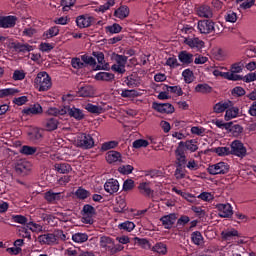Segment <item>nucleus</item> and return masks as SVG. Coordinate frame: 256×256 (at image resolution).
<instances>
[{"label":"nucleus","mask_w":256,"mask_h":256,"mask_svg":"<svg viewBox=\"0 0 256 256\" xmlns=\"http://www.w3.org/2000/svg\"><path fill=\"white\" fill-rule=\"evenodd\" d=\"M34 84L38 91H49L53 83L51 82V76L47 72H40L37 74Z\"/></svg>","instance_id":"nucleus-1"},{"label":"nucleus","mask_w":256,"mask_h":256,"mask_svg":"<svg viewBox=\"0 0 256 256\" xmlns=\"http://www.w3.org/2000/svg\"><path fill=\"white\" fill-rule=\"evenodd\" d=\"M112 56L116 64H113L111 66V69L114 71V73H119L120 75H123L127 71L125 69V66L127 65V60L129 58L127 56L119 55L116 53H113Z\"/></svg>","instance_id":"nucleus-2"},{"label":"nucleus","mask_w":256,"mask_h":256,"mask_svg":"<svg viewBox=\"0 0 256 256\" xmlns=\"http://www.w3.org/2000/svg\"><path fill=\"white\" fill-rule=\"evenodd\" d=\"M81 215L83 223L86 225H93V217L97 215V210L91 204H86L82 208Z\"/></svg>","instance_id":"nucleus-3"},{"label":"nucleus","mask_w":256,"mask_h":256,"mask_svg":"<svg viewBox=\"0 0 256 256\" xmlns=\"http://www.w3.org/2000/svg\"><path fill=\"white\" fill-rule=\"evenodd\" d=\"M100 247L105 249V251H108L110 255H115V253H119V251H121V247L117 248L115 246V242L108 236L100 237Z\"/></svg>","instance_id":"nucleus-4"},{"label":"nucleus","mask_w":256,"mask_h":256,"mask_svg":"<svg viewBox=\"0 0 256 256\" xmlns=\"http://www.w3.org/2000/svg\"><path fill=\"white\" fill-rule=\"evenodd\" d=\"M77 147H80L81 149H93L95 146V140H93V137L87 133H80L77 136Z\"/></svg>","instance_id":"nucleus-5"},{"label":"nucleus","mask_w":256,"mask_h":256,"mask_svg":"<svg viewBox=\"0 0 256 256\" xmlns=\"http://www.w3.org/2000/svg\"><path fill=\"white\" fill-rule=\"evenodd\" d=\"M207 171L210 175H227V173H229V164L219 162L217 164L210 165Z\"/></svg>","instance_id":"nucleus-6"},{"label":"nucleus","mask_w":256,"mask_h":256,"mask_svg":"<svg viewBox=\"0 0 256 256\" xmlns=\"http://www.w3.org/2000/svg\"><path fill=\"white\" fill-rule=\"evenodd\" d=\"M230 155H236V157H245L247 155V148L239 140H234L231 143Z\"/></svg>","instance_id":"nucleus-7"},{"label":"nucleus","mask_w":256,"mask_h":256,"mask_svg":"<svg viewBox=\"0 0 256 256\" xmlns=\"http://www.w3.org/2000/svg\"><path fill=\"white\" fill-rule=\"evenodd\" d=\"M197 28L200 33L209 35V33L215 31V22L212 20H200L198 21Z\"/></svg>","instance_id":"nucleus-8"},{"label":"nucleus","mask_w":256,"mask_h":256,"mask_svg":"<svg viewBox=\"0 0 256 256\" xmlns=\"http://www.w3.org/2000/svg\"><path fill=\"white\" fill-rule=\"evenodd\" d=\"M176 165L179 167H185L187 165V156L185 155V149H183V143H179L175 150Z\"/></svg>","instance_id":"nucleus-9"},{"label":"nucleus","mask_w":256,"mask_h":256,"mask_svg":"<svg viewBox=\"0 0 256 256\" xmlns=\"http://www.w3.org/2000/svg\"><path fill=\"white\" fill-rule=\"evenodd\" d=\"M152 109H154L158 113H166L167 115L175 113V107H173V105H171L170 103L153 102Z\"/></svg>","instance_id":"nucleus-10"},{"label":"nucleus","mask_w":256,"mask_h":256,"mask_svg":"<svg viewBox=\"0 0 256 256\" xmlns=\"http://www.w3.org/2000/svg\"><path fill=\"white\" fill-rule=\"evenodd\" d=\"M185 45H188L190 49H195V51H199L201 53V50L203 47H205V42L199 38H185L184 40Z\"/></svg>","instance_id":"nucleus-11"},{"label":"nucleus","mask_w":256,"mask_h":256,"mask_svg":"<svg viewBox=\"0 0 256 256\" xmlns=\"http://www.w3.org/2000/svg\"><path fill=\"white\" fill-rule=\"evenodd\" d=\"M17 25L16 16H0V27L2 29H13Z\"/></svg>","instance_id":"nucleus-12"},{"label":"nucleus","mask_w":256,"mask_h":256,"mask_svg":"<svg viewBox=\"0 0 256 256\" xmlns=\"http://www.w3.org/2000/svg\"><path fill=\"white\" fill-rule=\"evenodd\" d=\"M95 21V18L91 16L80 15L76 18V25L79 29H86L87 27H91Z\"/></svg>","instance_id":"nucleus-13"},{"label":"nucleus","mask_w":256,"mask_h":256,"mask_svg":"<svg viewBox=\"0 0 256 256\" xmlns=\"http://www.w3.org/2000/svg\"><path fill=\"white\" fill-rule=\"evenodd\" d=\"M160 221H161L162 225L164 226V229H173V226L175 225V222L177 221V214L170 213L168 215H164L160 218Z\"/></svg>","instance_id":"nucleus-14"},{"label":"nucleus","mask_w":256,"mask_h":256,"mask_svg":"<svg viewBox=\"0 0 256 256\" xmlns=\"http://www.w3.org/2000/svg\"><path fill=\"white\" fill-rule=\"evenodd\" d=\"M104 189L106 193H109L110 195L117 193V191H119V181L113 178L108 179L104 184Z\"/></svg>","instance_id":"nucleus-15"},{"label":"nucleus","mask_w":256,"mask_h":256,"mask_svg":"<svg viewBox=\"0 0 256 256\" xmlns=\"http://www.w3.org/2000/svg\"><path fill=\"white\" fill-rule=\"evenodd\" d=\"M216 209L219 211V217L228 218L233 215V207H231V204H218Z\"/></svg>","instance_id":"nucleus-16"},{"label":"nucleus","mask_w":256,"mask_h":256,"mask_svg":"<svg viewBox=\"0 0 256 256\" xmlns=\"http://www.w3.org/2000/svg\"><path fill=\"white\" fill-rule=\"evenodd\" d=\"M65 109H66V113H68V115H70L77 121H81L85 119V114H83V110L76 108L75 106H73L72 108L69 106H65Z\"/></svg>","instance_id":"nucleus-17"},{"label":"nucleus","mask_w":256,"mask_h":256,"mask_svg":"<svg viewBox=\"0 0 256 256\" xmlns=\"http://www.w3.org/2000/svg\"><path fill=\"white\" fill-rule=\"evenodd\" d=\"M59 127V120L57 118H48L43 122L44 131H55Z\"/></svg>","instance_id":"nucleus-18"},{"label":"nucleus","mask_w":256,"mask_h":256,"mask_svg":"<svg viewBox=\"0 0 256 256\" xmlns=\"http://www.w3.org/2000/svg\"><path fill=\"white\" fill-rule=\"evenodd\" d=\"M23 115H41L43 113V107L39 103H36L28 108L22 110Z\"/></svg>","instance_id":"nucleus-19"},{"label":"nucleus","mask_w":256,"mask_h":256,"mask_svg":"<svg viewBox=\"0 0 256 256\" xmlns=\"http://www.w3.org/2000/svg\"><path fill=\"white\" fill-rule=\"evenodd\" d=\"M197 15L204 17V19H211L213 18V10L211 7L203 5L197 9Z\"/></svg>","instance_id":"nucleus-20"},{"label":"nucleus","mask_w":256,"mask_h":256,"mask_svg":"<svg viewBox=\"0 0 256 256\" xmlns=\"http://www.w3.org/2000/svg\"><path fill=\"white\" fill-rule=\"evenodd\" d=\"M178 59L183 65H191L193 63V54L184 50L179 52Z\"/></svg>","instance_id":"nucleus-21"},{"label":"nucleus","mask_w":256,"mask_h":256,"mask_svg":"<svg viewBox=\"0 0 256 256\" xmlns=\"http://www.w3.org/2000/svg\"><path fill=\"white\" fill-rule=\"evenodd\" d=\"M129 13V6L122 5L114 11V17H117L118 19H127V17H129Z\"/></svg>","instance_id":"nucleus-22"},{"label":"nucleus","mask_w":256,"mask_h":256,"mask_svg":"<svg viewBox=\"0 0 256 256\" xmlns=\"http://www.w3.org/2000/svg\"><path fill=\"white\" fill-rule=\"evenodd\" d=\"M95 95V89H93V86H82L78 90V97H93Z\"/></svg>","instance_id":"nucleus-23"},{"label":"nucleus","mask_w":256,"mask_h":256,"mask_svg":"<svg viewBox=\"0 0 256 256\" xmlns=\"http://www.w3.org/2000/svg\"><path fill=\"white\" fill-rule=\"evenodd\" d=\"M229 107H233V102L232 101H225V102H218L217 104L214 105V113H223L224 111H227Z\"/></svg>","instance_id":"nucleus-24"},{"label":"nucleus","mask_w":256,"mask_h":256,"mask_svg":"<svg viewBox=\"0 0 256 256\" xmlns=\"http://www.w3.org/2000/svg\"><path fill=\"white\" fill-rule=\"evenodd\" d=\"M125 83L128 87L135 88L141 85V80L137 74H131L130 76L126 77Z\"/></svg>","instance_id":"nucleus-25"},{"label":"nucleus","mask_w":256,"mask_h":256,"mask_svg":"<svg viewBox=\"0 0 256 256\" xmlns=\"http://www.w3.org/2000/svg\"><path fill=\"white\" fill-rule=\"evenodd\" d=\"M44 199H46L48 203H55V201H61V199H63V196H61V192L55 193L52 191H48L44 194Z\"/></svg>","instance_id":"nucleus-26"},{"label":"nucleus","mask_w":256,"mask_h":256,"mask_svg":"<svg viewBox=\"0 0 256 256\" xmlns=\"http://www.w3.org/2000/svg\"><path fill=\"white\" fill-rule=\"evenodd\" d=\"M38 241L40 243H44L45 245H53L57 240L53 233L43 234L38 237Z\"/></svg>","instance_id":"nucleus-27"},{"label":"nucleus","mask_w":256,"mask_h":256,"mask_svg":"<svg viewBox=\"0 0 256 256\" xmlns=\"http://www.w3.org/2000/svg\"><path fill=\"white\" fill-rule=\"evenodd\" d=\"M179 143H182V149H187V151H190L191 153H195V151L199 149L196 140H187L186 142L181 141Z\"/></svg>","instance_id":"nucleus-28"},{"label":"nucleus","mask_w":256,"mask_h":256,"mask_svg":"<svg viewBox=\"0 0 256 256\" xmlns=\"http://www.w3.org/2000/svg\"><path fill=\"white\" fill-rule=\"evenodd\" d=\"M95 79L97 81L111 82L115 79V74L109 72H99L96 74Z\"/></svg>","instance_id":"nucleus-29"},{"label":"nucleus","mask_w":256,"mask_h":256,"mask_svg":"<svg viewBox=\"0 0 256 256\" xmlns=\"http://www.w3.org/2000/svg\"><path fill=\"white\" fill-rule=\"evenodd\" d=\"M54 169L58 173L67 174L70 173V171L73 170L71 166L68 163H56L54 164Z\"/></svg>","instance_id":"nucleus-30"},{"label":"nucleus","mask_w":256,"mask_h":256,"mask_svg":"<svg viewBox=\"0 0 256 256\" xmlns=\"http://www.w3.org/2000/svg\"><path fill=\"white\" fill-rule=\"evenodd\" d=\"M14 169L18 175H23L29 171V164L25 161H19L15 164Z\"/></svg>","instance_id":"nucleus-31"},{"label":"nucleus","mask_w":256,"mask_h":256,"mask_svg":"<svg viewBox=\"0 0 256 256\" xmlns=\"http://www.w3.org/2000/svg\"><path fill=\"white\" fill-rule=\"evenodd\" d=\"M107 163H117V161H121V153L117 151H109L106 155Z\"/></svg>","instance_id":"nucleus-32"},{"label":"nucleus","mask_w":256,"mask_h":256,"mask_svg":"<svg viewBox=\"0 0 256 256\" xmlns=\"http://www.w3.org/2000/svg\"><path fill=\"white\" fill-rule=\"evenodd\" d=\"M239 115V109L237 107H229L226 109L225 121H231V119H235Z\"/></svg>","instance_id":"nucleus-33"},{"label":"nucleus","mask_w":256,"mask_h":256,"mask_svg":"<svg viewBox=\"0 0 256 256\" xmlns=\"http://www.w3.org/2000/svg\"><path fill=\"white\" fill-rule=\"evenodd\" d=\"M74 195L77 197V199L85 201V199L91 197V192H89V190H85L83 187H79L75 191Z\"/></svg>","instance_id":"nucleus-34"},{"label":"nucleus","mask_w":256,"mask_h":256,"mask_svg":"<svg viewBox=\"0 0 256 256\" xmlns=\"http://www.w3.org/2000/svg\"><path fill=\"white\" fill-rule=\"evenodd\" d=\"M84 109H86V111L88 113H94L96 115H101V113H103V107L101 106H97V105H93L91 103H88L85 105Z\"/></svg>","instance_id":"nucleus-35"},{"label":"nucleus","mask_w":256,"mask_h":256,"mask_svg":"<svg viewBox=\"0 0 256 256\" xmlns=\"http://www.w3.org/2000/svg\"><path fill=\"white\" fill-rule=\"evenodd\" d=\"M13 48L15 49V51H18L19 53H27L29 51H33V46L29 44L14 43Z\"/></svg>","instance_id":"nucleus-36"},{"label":"nucleus","mask_w":256,"mask_h":256,"mask_svg":"<svg viewBox=\"0 0 256 256\" xmlns=\"http://www.w3.org/2000/svg\"><path fill=\"white\" fill-rule=\"evenodd\" d=\"M212 153H217L219 157H225L231 155V149L229 147H217L210 150Z\"/></svg>","instance_id":"nucleus-37"},{"label":"nucleus","mask_w":256,"mask_h":256,"mask_svg":"<svg viewBox=\"0 0 256 256\" xmlns=\"http://www.w3.org/2000/svg\"><path fill=\"white\" fill-rule=\"evenodd\" d=\"M89 240V235H87L86 233H75L72 235V241H74V243H85Z\"/></svg>","instance_id":"nucleus-38"},{"label":"nucleus","mask_w":256,"mask_h":256,"mask_svg":"<svg viewBox=\"0 0 256 256\" xmlns=\"http://www.w3.org/2000/svg\"><path fill=\"white\" fill-rule=\"evenodd\" d=\"M138 189L142 195H145L146 197H149L151 193H153V190H151V187H149V183L142 182L139 184Z\"/></svg>","instance_id":"nucleus-39"},{"label":"nucleus","mask_w":256,"mask_h":256,"mask_svg":"<svg viewBox=\"0 0 256 256\" xmlns=\"http://www.w3.org/2000/svg\"><path fill=\"white\" fill-rule=\"evenodd\" d=\"M195 91L196 93H202L203 95H205L207 93H211V91H213V88L209 86V84L204 83L196 85Z\"/></svg>","instance_id":"nucleus-40"},{"label":"nucleus","mask_w":256,"mask_h":256,"mask_svg":"<svg viewBox=\"0 0 256 256\" xmlns=\"http://www.w3.org/2000/svg\"><path fill=\"white\" fill-rule=\"evenodd\" d=\"M221 235L224 241H230L231 237H239V231H237L236 229H232L229 231H223Z\"/></svg>","instance_id":"nucleus-41"},{"label":"nucleus","mask_w":256,"mask_h":256,"mask_svg":"<svg viewBox=\"0 0 256 256\" xmlns=\"http://www.w3.org/2000/svg\"><path fill=\"white\" fill-rule=\"evenodd\" d=\"M152 251L158 253L159 255H166L167 254V245L164 243H157L153 246Z\"/></svg>","instance_id":"nucleus-42"},{"label":"nucleus","mask_w":256,"mask_h":256,"mask_svg":"<svg viewBox=\"0 0 256 256\" xmlns=\"http://www.w3.org/2000/svg\"><path fill=\"white\" fill-rule=\"evenodd\" d=\"M182 77H184L185 83H193V81H195V75L191 69H185L182 72Z\"/></svg>","instance_id":"nucleus-43"},{"label":"nucleus","mask_w":256,"mask_h":256,"mask_svg":"<svg viewBox=\"0 0 256 256\" xmlns=\"http://www.w3.org/2000/svg\"><path fill=\"white\" fill-rule=\"evenodd\" d=\"M57 219L59 218L51 214H42V220L45 221L48 225H51L52 227L57 225Z\"/></svg>","instance_id":"nucleus-44"},{"label":"nucleus","mask_w":256,"mask_h":256,"mask_svg":"<svg viewBox=\"0 0 256 256\" xmlns=\"http://www.w3.org/2000/svg\"><path fill=\"white\" fill-rule=\"evenodd\" d=\"M224 79H228V81H243V76L235 72H226L224 73Z\"/></svg>","instance_id":"nucleus-45"},{"label":"nucleus","mask_w":256,"mask_h":256,"mask_svg":"<svg viewBox=\"0 0 256 256\" xmlns=\"http://www.w3.org/2000/svg\"><path fill=\"white\" fill-rule=\"evenodd\" d=\"M57 35H59V27L57 26H53L44 32V37H46V39H52V37H57Z\"/></svg>","instance_id":"nucleus-46"},{"label":"nucleus","mask_w":256,"mask_h":256,"mask_svg":"<svg viewBox=\"0 0 256 256\" xmlns=\"http://www.w3.org/2000/svg\"><path fill=\"white\" fill-rule=\"evenodd\" d=\"M191 239L194 245H201L203 243V235H201V232L195 231L191 234Z\"/></svg>","instance_id":"nucleus-47"},{"label":"nucleus","mask_w":256,"mask_h":256,"mask_svg":"<svg viewBox=\"0 0 256 256\" xmlns=\"http://www.w3.org/2000/svg\"><path fill=\"white\" fill-rule=\"evenodd\" d=\"M48 115H67V111L65 106L63 108H49L48 109Z\"/></svg>","instance_id":"nucleus-48"},{"label":"nucleus","mask_w":256,"mask_h":256,"mask_svg":"<svg viewBox=\"0 0 256 256\" xmlns=\"http://www.w3.org/2000/svg\"><path fill=\"white\" fill-rule=\"evenodd\" d=\"M20 153H22V155H35V153H37V148L32 146H22Z\"/></svg>","instance_id":"nucleus-49"},{"label":"nucleus","mask_w":256,"mask_h":256,"mask_svg":"<svg viewBox=\"0 0 256 256\" xmlns=\"http://www.w3.org/2000/svg\"><path fill=\"white\" fill-rule=\"evenodd\" d=\"M15 93H19V90L14 88H6L0 90V99H3V97H9V95H15Z\"/></svg>","instance_id":"nucleus-50"},{"label":"nucleus","mask_w":256,"mask_h":256,"mask_svg":"<svg viewBox=\"0 0 256 256\" xmlns=\"http://www.w3.org/2000/svg\"><path fill=\"white\" fill-rule=\"evenodd\" d=\"M119 229H123L124 231H128L129 233H131V231L135 229V223L131 221L123 222L119 224Z\"/></svg>","instance_id":"nucleus-51"},{"label":"nucleus","mask_w":256,"mask_h":256,"mask_svg":"<svg viewBox=\"0 0 256 256\" xmlns=\"http://www.w3.org/2000/svg\"><path fill=\"white\" fill-rule=\"evenodd\" d=\"M163 89L164 90L166 89V91H168L170 93H176L178 95V97H181V95H183V90L179 86H167V85H165Z\"/></svg>","instance_id":"nucleus-52"},{"label":"nucleus","mask_w":256,"mask_h":256,"mask_svg":"<svg viewBox=\"0 0 256 256\" xmlns=\"http://www.w3.org/2000/svg\"><path fill=\"white\" fill-rule=\"evenodd\" d=\"M106 31L108 33H111V34H115V33H121V31H123V27H121V25L117 24V23H114L113 25L111 26H107L106 27Z\"/></svg>","instance_id":"nucleus-53"},{"label":"nucleus","mask_w":256,"mask_h":256,"mask_svg":"<svg viewBox=\"0 0 256 256\" xmlns=\"http://www.w3.org/2000/svg\"><path fill=\"white\" fill-rule=\"evenodd\" d=\"M133 169L135 168L132 165H123L118 168V171L122 175H131V173H133Z\"/></svg>","instance_id":"nucleus-54"},{"label":"nucleus","mask_w":256,"mask_h":256,"mask_svg":"<svg viewBox=\"0 0 256 256\" xmlns=\"http://www.w3.org/2000/svg\"><path fill=\"white\" fill-rule=\"evenodd\" d=\"M117 145H119V142H117V141L105 142L101 146V151H109V149H115V147H117Z\"/></svg>","instance_id":"nucleus-55"},{"label":"nucleus","mask_w":256,"mask_h":256,"mask_svg":"<svg viewBox=\"0 0 256 256\" xmlns=\"http://www.w3.org/2000/svg\"><path fill=\"white\" fill-rule=\"evenodd\" d=\"M132 147H134V149H141V147H149V141L144 139L135 140L132 144Z\"/></svg>","instance_id":"nucleus-56"},{"label":"nucleus","mask_w":256,"mask_h":256,"mask_svg":"<svg viewBox=\"0 0 256 256\" xmlns=\"http://www.w3.org/2000/svg\"><path fill=\"white\" fill-rule=\"evenodd\" d=\"M81 61H83L82 63H85L86 65H97V61H95V58L87 54L81 56Z\"/></svg>","instance_id":"nucleus-57"},{"label":"nucleus","mask_w":256,"mask_h":256,"mask_svg":"<svg viewBox=\"0 0 256 256\" xmlns=\"http://www.w3.org/2000/svg\"><path fill=\"white\" fill-rule=\"evenodd\" d=\"M125 207H127L125 200L120 199L117 202V205L114 207V211H115V213H123V211H125Z\"/></svg>","instance_id":"nucleus-58"},{"label":"nucleus","mask_w":256,"mask_h":256,"mask_svg":"<svg viewBox=\"0 0 256 256\" xmlns=\"http://www.w3.org/2000/svg\"><path fill=\"white\" fill-rule=\"evenodd\" d=\"M135 188V181L133 179H127L123 183V191H131Z\"/></svg>","instance_id":"nucleus-59"},{"label":"nucleus","mask_w":256,"mask_h":256,"mask_svg":"<svg viewBox=\"0 0 256 256\" xmlns=\"http://www.w3.org/2000/svg\"><path fill=\"white\" fill-rule=\"evenodd\" d=\"M77 0H62L61 5L63 7V11H69L73 5H75Z\"/></svg>","instance_id":"nucleus-60"},{"label":"nucleus","mask_w":256,"mask_h":256,"mask_svg":"<svg viewBox=\"0 0 256 256\" xmlns=\"http://www.w3.org/2000/svg\"><path fill=\"white\" fill-rule=\"evenodd\" d=\"M12 219L15 223H19L20 225H27V223H29L27 217L23 215L12 216Z\"/></svg>","instance_id":"nucleus-61"},{"label":"nucleus","mask_w":256,"mask_h":256,"mask_svg":"<svg viewBox=\"0 0 256 256\" xmlns=\"http://www.w3.org/2000/svg\"><path fill=\"white\" fill-rule=\"evenodd\" d=\"M92 55L97 59L99 65H103V63H105V54H103V52L94 51L92 52Z\"/></svg>","instance_id":"nucleus-62"},{"label":"nucleus","mask_w":256,"mask_h":256,"mask_svg":"<svg viewBox=\"0 0 256 256\" xmlns=\"http://www.w3.org/2000/svg\"><path fill=\"white\" fill-rule=\"evenodd\" d=\"M71 65L74 69H83L85 63L81 62L80 58H72Z\"/></svg>","instance_id":"nucleus-63"},{"label":"nucleus","mask_w":256,"mask_h":256,"mask_svg":"<svg viewBox=\"0 0 256 256\" xmlns=\"http://www.w3.org/2000/svg\"><path fill=\"white\" fill-rule=\"evenodd\" d=\"M166 65L168 67H171L172 69H175V67H179L181 64H179V61H177V58L170 57L166 60Z\"/></svg>","instance_id":"nucleus-64"}]
</instances>
